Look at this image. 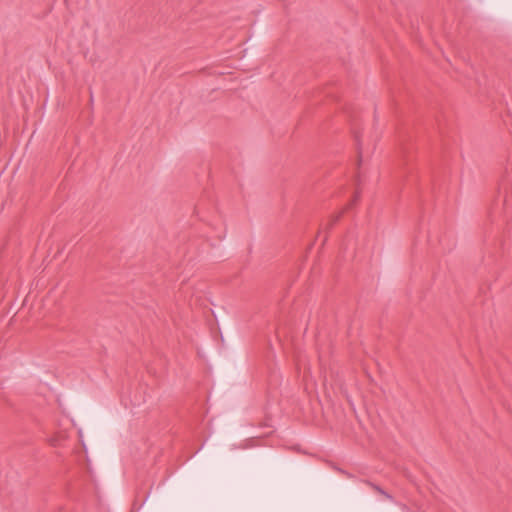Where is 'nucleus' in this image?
Instances as JSON below:
<instances>
[{"label":"nucleus","instance_id":"f257e3e1","mask_svg":"<svg viewBox=\"0 0 512 512\" xmlns=\"http://www.w3.org/2000/svg\"><path fill=\"white\" fill-rule=\"evenodd\" d=\"M370 487H372L375 491H377L379 494L383 495L386 499L390 500V501H393V497L387 493L385 490H383L380 486L374 484V483H371V482H366Z\"/></svg>","mask_w":512,"mask_h":512},{"label":"nucleus","instance_id":"f03ea898","mask_svg":"<svg viewBox=\"0 0 512 512\" xmlns=\"http://www.w3.org/2000/svg\"><path fill=\"white\" fill-rule=\"evenodd\" d=\"M401 507H402L403 511H405V512L408 511V507L406 505H402Z\"/></svg>","mask_w":512,"mask_h":512}]
</instances>
